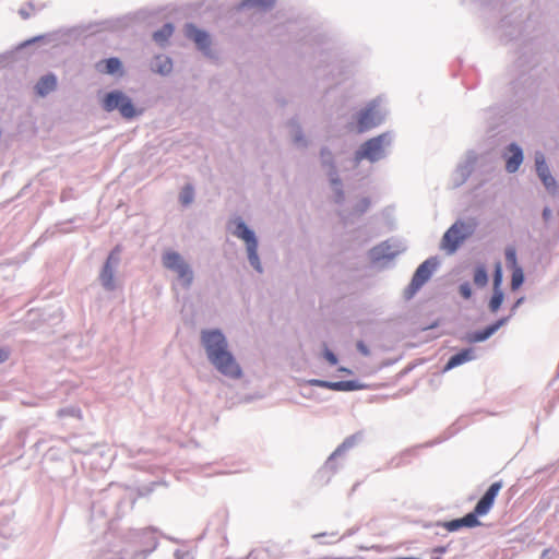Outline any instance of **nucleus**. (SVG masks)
Segmentation results:
<instances>
[{"label": "nucleus", "instance_id": "nucleus-1", "mask_svg": "<svg viewBox=\"0 0 559 559\" xmlns=\"http://www.w3.org/2000/svg\"><path fill=\"white\" fill-rule=\"evenodd\" d=\"M202 345L210 362L223 376L239 379L242 370L234 355L228 350V343L218 330H204L201 333Z\"/></svg>", "mask_w": 559, "mask_h": 559}, {"label": "nucleus", "instance_id": "nucleus-2", "mask_svg": "<svg viewBox=\"0 0 559 559\" xmlns=\"http://www.w3.org/2000/svg\"><path fill=\"white\" fill-rule=\"evenodd\" d=\"M103 107L106 111L119 110L124 118L135 116V108L131 99L120 91L108 93L103 99Z\"/></svg>", "mask_w": 559, "mask_h": 559}, {"label": "nucleus", "instance_id": "nucleus-3", "mask_svg": "<svg viewBox=\"0 0 559 559\" xmlns=\"http://www.w3.org/2000/svg\"><path fill=\"white\" fill-rule=\"evenodd\" d=\"M389 143L388 134L383 133L366 141L356 152V160H379L384 155V147Z\"/></svg>", "mask_w": 559, "mask_h": 559}, {"label": "nucleus", "instance_id": "nucleus-4", "mask_svg": "<svg viewBox=\"0 0 559 559\" xmlns=\"http://www.w3.org/2000/svg\"><path fill=\"white\" fill-rule=\"evenodd\" d=\"M163 262L167 269L177 273L178 278L183 285L189 286L192 283L193 273L180 254L173 251L166 252L163 257Z\"/></svg>", "mask_w": 559, "mask_h": 559}, {"label": "nucleus", "instance_id": "nucleus-5", "mask_svg": "<svg viewBox=\"0 0 559 559\" xmlns=\"http://www.w3.org/2000/svg\"><path fill=\"white\" fill-rule=\"evenodd\" d=\"M234 234L242 239L246 245H247V251H248V258H249V261L251 263V265L258 270L259 272H261V264H260V260H259V257H258V241L254 237V234L252 230H250L246 224L241 221H239L237 223V226H236V230L234 231Z\"/></svg>", "mask_w": 559, "mask_h": 559}, {"label": "nucleus", "instance_id": "nucleus-6", "mask_svg": "<svg viewBox=\"0 0 559 559\" xmlns=\"http://www.w3.org/2000/svg\"><path fill=\"white\" fill-rule=\"evenodd\" d=\"M436 267V259H428L417 267L406 289L407 298L413 297L421 288V286L431 277Z\"/></svg>", "mask_w": 559, "mask_h": 559}, {"label": "nucleus", "instance_id": "nucleus-7", "mask_svg": "<svg viewBox=\"0 0 559 559\" xmlns=\"http://www.w3.org/2000/svg\"><path fill=\"white\" fill-rule=\"evenodd\" d=\"M466 226L463 222L454 223L443 235L441 240V249L449 254L454 253L460 245L467 237Z\"/></svg>", "mask_w": 559, "mask_h": 559}, {"label": "nucleus", "instance_id": "nucleus-8", "mask_svg": "<svg viewBox=\"0 0 559 559\" xmlns=\"http://www.w3.org/2000/svg\"><path fill=\"white\" fill-rule=\"evenodd\" d=\"M120 247L117 246L108 255L103 270L99 274V280L103 287L107 290L116 288L114 266L119 263Z\"/></svg>", "mask_w": 559, "mask_h": 559}, {"label": "nucleus", "instance_id": "nucleus-9", "mask_svg": "<svg viewBox=\"0 0 559 559\" xmlns=\"http://www.w3.org/2000/svg\"><path fill=\"white\" fill-rule=\"evenodd\" d=\"M381 121V116L377 110L374 103L369 104L364 108L357 118V132L362 133L377 127Z\"/></svg>", "mask_w": 559, "mask_h": 559}, {"label": "nucleus", "instance_id": "nucleus-10", "mask_svg": "<svg viewBox=\"0 0 559 559\" xmlns=\"http://www.w3.org/2000/svg\"><path fill=\"white\" fill-rule=\"evenodd\" d=\"M502 488L501 481H496L490 485L485 495L480 498V500L475 506L476 514L486 515L493 506L495 499L497 498L499 491Z\"/></svg>", "mask_w": 559, "mask_h": 559}, {"label": "nucleus", "instance_id": "nucleus-11", "mask_svg": "<svg viewBox=\"0 0 559 559\" xmlns=\"http://www.w3.org/2000/svg\"><path fill=\"white\" fill-rule=\"evenodd\" d=\"M535 165H536V171L540 180L543 181L544 186L547 189H555L556 188V180L550 174V170L546 164L545 156L543 153H536L535 154Z\"/></svg>", "mask_w": 559, "mask_h": 559}, {"label": "nucleus", "instance_id": "nucleus-12", "mask_svg": "<svg viewBox=\"0 0 559 559\" xmlns=\"http://www.w3.org/2000/svg\"><path fill=\"white\" fill-rule=\"evenodd\" d=\"M311 383L313 385L329 389L332 391H356L364 388V385L359 384L357 381L348 380V381H337L331 382L325 380H312Z\"/></svg>", "mask_w": 559, "mask_h": 559}, {"label": "nucleus", "instance_id": "nucleus-13", "mask_svg": "<svg viewBox=\"0 0 559 559\" xmlns=\"http://www.w3.org/2000/svg\"><path fill=\"white\" fill-rule=\"evenodd\" d=\"M187 36L192 39L201 50H207L211 39L207 33L197 28L194 25H188L186 28Z\"/></svg>", "mask_w": 559, "mask_h": 559}, {"label": "nucleus", "instance_id": "nucleus-14", "mask_svg": "<svg viewBox=\"0 0 559 559\" xmlns=\"http://www.w3.org/2000/svg\"><path fill=\"white\" fill-rule=\"evenodd\" d=\"M159 534L156 530L144 528L142 530V552L153 551L158 544Z\"/></svg>", "mask_w": 559, "mask_h": 559}, {"label": "nucleus", "instance_id": "nucleus-15", "mask_svg": "<svg viewBox=\"0 0 559 559\" xmlns=\"http://www.w3.org/2000/svg\"><path fill=\"white\" fill-rule=\"evenodd\" d=\"M508 150L511 155L507 158L506 168L509 173H514L523 162V153L516 144H511Z\"/></svg>", "mask_w": 559, "mask_h": 559}, {"label": "nucleus", "instance_id": "nucleus-16", "mask_svg": "<svg viewBox=\"0 0 559 559\" xmlns=\"http://www.w3.org/2000/svg\"><path fill=\"white\" fill-rule=\"evenodd\" d=\"M475 358L474 349L467 348L463 349L462 352L453 355L449 361L447 362L444 370H450L452 368H455L464 362L471 361Z\"/></svg>", "mask_w": 559, "mask_h": 559}, {"label": "nucleus", "instance_id": "nucleus-17", "mask_svg": "<svg viewBox=\"0 0 559 559\" xmlns=\"http://www.w3.org/2000/svg\"><path fill=\"white\" fill-rule=\"evenodd\" d=\"M57 86V79L53 74H47L39 79L35 90L39 96H46L52 92Z\"/></svg>", "mask_w": 559, "mask_h": 559}, {"label": "nucleus", "instance_id": "nucleus-18", "mask_svg": "<svg viewBox=\"0 0 559 559\" xmlns=\"http://www.w3.org/2000/svg\"><path fill=\"white\" fill-rule=\"evenodd\" d=\"M122 64L118 58H109L96 63V69L100 73L115 74L121 71Z\"/></svg>", "mask_w": 559, "mask_h": 559}, {"label": "nucleus", "instance_id": "nucleus-19", "mask_svg": "<svg viewBox=\"0 0 559 559\" xmlns=\"http://www.w3.org/2000/svg\"><path fill=\"white\" fill-rule=\"evenodd\" d=\"M507 322V319L503 318V319H500L498 320L497 322H495L493 324L487 326L486 329H484L483 331H478L476 333H474L469 341L471 342H483L485 340H487L488 337H490L496 331H498V329L500 326H502L504 323Z\"/></svg>", "mask_w": 559, "mask_h": 559}, {"label": "nucleus", "instance_id": "nucleus-20", "mask_svg": "<svg viewBox=\"0 0 559 559\" xmlns=\"http://www.w3.org/2000/svg\"><path fill=\"white\" fill-rule=\"evenodd\" d=\"M152 70L154 72L160 73V74H167L173 69V62L171 60L166 56H157L152 64Z\"/></svg>", "mask_w": 559, "mask_h": 559}, {"label": "nucleus", "instance_id": "nucleus-21", "mask_svg": "<svg viewBox=\"0 0 559 559\" xmlns=\"http://www.w3.org/2000/svg\"><path fill=\"white\" fill-rule=\"evenodd\" d=\"M174 33L171 24H165L160 29L154 33L153 38L156 43L164 45Z\"/></svg>", "mask_w": 559, "mask_h": 559}, {"label": "nucleus", "instance_id": "nucleus-22", "mask_svg": "<svg viewBox=\"0 0 559 559\" xmlns=\"http://www.w3.org/2000/svg\"><path fill=\"white\" fill-rule=\"evenodd\" d=\"M487 282L488 275L485 266H477L474 272V284L478 287H484L486 286Z\"/></svg>", "mask_w": 559, "mask_h": 559}, {"label": "nucleus", "instance_id": "nucleus-23", "mask_svg": "<svg viewBox=\"0 0 559 559\" xmlns=\"http://www.w3.org/2000/svg\"><path fill=\"white\" fill-rule=\"evenodd\" d=\"M275 0H243L241 5L257 9H267L274 4Z\"/></svg>", "mask_w": 559, "mask_h": 559}, {"label": "nucleus", "instance_id": "nucleus-24", "mask_svg": "<svg viewBox=\"0 0 559 559\" xmlns=\"http://www.w3.org/2000/svg\"><path fill=\"white\" fill-rule=\"evenodd\" d=\"M503 301V293L501 289H493V295L489 301V309L491 312H497Z\"/></svg>", "mask_w": 559, "mask_h": 559}, {"label": "nucleus", "instance_id": "nucleus-25", "mask_svg": "<svg viewBox=\"0 0 559 559\" xmlns=\"http://www.w3.org/2000/svg\"><path fill=\"white\" fill-rule=\"evenodd\" d=\"M524 282V274L521 267L512 269L511 288L516 290Z\"/></svg>", "mask_w": 559, "mask_h": 559}, {"label": "nucleus", "instance_id": "nucleus-26", "mask_svg": "<svg viewBox=\"0 0 559 559\" xmlns=\"http://www.w3.org/2000/svg\"><path fill=\"white\" fill-rule=\"evenodd\" d=\"M193 198H194V190H193L192 186H190V185L185 186L179 195L180 202L183 205H188L193 201Z\"/></svg>", "mask_w": 559, "mask_h": 559}, {"label": "nucleus", "instance_id": "nucleus-27", "mask_svg": "<svg viewBox=\"0 0 559 559\" xmlns=\"http://www.w3.org/2000/svg\"><path fill=\"white\" fill-rule=\"evenodd\" d=\"M477 516H479V515L476 514V511L474 510V512L468 513L465 516H463L462 519H460V522L462 523V526L475 527V526L479 525V521H478Z\"/></svg>", "mask_w": 559, "mask_h": 559}, {"label": "nucleus", "instance_id": "nucleus-28", "mask_svg": "<svg viewBox=\"0 0 559 559\" xmlns=\"http://www.w3.org/2000/svg\"><path fill=\"white\" fill-rule=\"evenodd\" d=\"M506 261L510 269L520 267L516 261V251L513 247L506 249Z\"/></svg>", "mask_w": 559, "mask_h": 559}, {"label": "nucleus", "instance_id": "nucleus-29", "mask_svg": "<svg viewBox=\"0 0 559 559\" xmlns=\"http://www.w3.org/2000/svg\"><path fill=\"white\" fill-rule=\"evenodd\" d=\"M502 283V267L501 263L497 262L495 265V273H493V289H500Z\"/></svg>", "mask_w": 559, "mask_h": 559}, {"label": "nucleus", "instance_id": "nucleus-30", "mask_svg": "<svg viewBox=\"0 0 559 559\" xmlns=\"http://www.w3.org/2000/svg\"><path fill=\"white\" fill-rule=\"evenodd\" d=\"M444 527H445L448 531L453 532V531H456V530H459V528H461V527H463V526H462V523L460 522V519H457V520H452V521H450V522H447V523L444 524Z\"/></svg>", "mask_w": 559, "mask_h": 559}, {"label": "nucleus", "instance_id": "nucleus-31", "mask_svg": "<svg viewBox=\"0 0 559 559\" xmlns=\"http://www.w3.org/2000/svg\"><path fill=\"white\" fill-rule=\"evenodd\" d=\"M460 294L465 299H468L472 296V289L468 283H464L460 286Z\"/></svg>", "mask_w": 559, "mask_h": 559}, {"label": "nucleus", "instance_id": "nucleus-32", "mask_svg": "<svg viewBox=\"0 0 559 559\" xmlns=\"http://www.w3.org/2000/svg\"><path fill=\"white\" fill-rule=\"evenodd\" d=\"M447 551L445 547H436L432 549V559H441V556Z\"/></svg>", "mask_w": 559, "mask_h": 559}, {"label": "nucleus", "instance_id": "nucleus-33", "mask_svg": "<svg viewBox=\"0 0 559 559\" xmlns=\"http://www.w3.org/2000/svg\"><path fill=\"white\" fill-rule=\"evenodd\" d=\"M357 349L364 355V356H368L370 354V350L369 348L367 347V345L362 342V341H358L357 344Z\"/></svg>", "mask_w": 559, "mask_h": 559}, {"label": "nucleus", "instance_id": "nucleus-34", "mask_svg": "<svg viewBox=\"0 0 559 559\" xmlns=\"http://www.w3.org/2000/svg\"><path fill=\"white\" fill-rule=\"evenodd\" d=\"M324 357L325 359L331 364V365H336L337 364V358L336 356L329 349H325L324 352Z\"/></svg>", "mask_w": 559, "mask_h": 559}, {"label": "nucleus", "instance_id": "nucleus-35", "mask_svg": "<svg viewBox=\"0 0 559 559\" xmlns=\"http://www.w3.org/2000/svg\"><path fill=\"white\" fill-rule=\"evenodd\" d=\"M10 356V352L5 348H0V364L4 362Z\"/></svg>", "mask_w": 559, "mask_h": 559}, {"label": "nucleus", "instance_id": "nucleus-36", "mask_svg": "<svg viewBox=\"0 0 559 559\" xmlns=\"http://www.w3.org/2000/svg\"><path fill=\"white\" fill-rule=\"evenodd\" d=\"M551 217V210L549 207H545L543 211V218L545 222H548Z\"/></svg>", "mask_w": 559, "mask_h": 559}, {"label": "nucleus", "instance_id": "nucleus-37", "mask_svg": "<svg viewBox=\"0 0 559 559\" xmlns=\"http://www.w3.org/2000/svg\"><path fill=\"white\" fill-rule=\"evenodd\" d=\"M340 371L350 373V370H348V369H346L344 367L340 368Z\"/></svg>", "mask_w": 559, "mask_h": 559}, {"label": "nucleus", "instance_id": "nucleus-38", "mask_svg": "<svg viewBox=\"0 0 559 559\" xmlns=\"http://www.w3.org/2000/svg\"><path fill=\"white\" fill-rule=\"evenodd\" d=\"M522 301H523V298H520V299L516 301V304L514 305V308H513V309H515V308H516V307H518Z\"/></svg>", "mask_w": 559, "mask_h": 559}]
</instances>
